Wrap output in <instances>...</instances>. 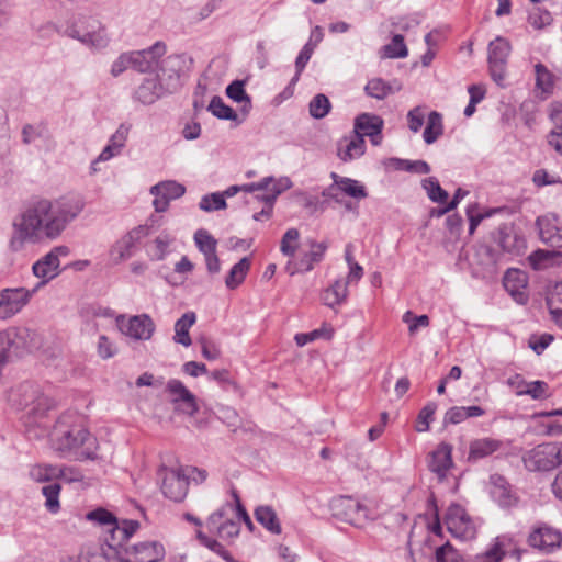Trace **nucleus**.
I'll return each mask as SVG.
<instances>
[{
	"mask_svg": "<svg viewBox=\"0 0 562 562\" xmlns=\"http://www.w3.org/2000/svg\"><path fill=\"white\" fill-rule=\"evenodd\" d=\"M120 329L124 335L136 340H148L153 336L155 325L148 315L143 314L133 316L126 322H121Z\"/></svg>",
	"mask_w": 562,
	"mask_h": 562,
	"instance_id": "4be33fe9",
	"label": "nucleus"
},
{
	"mask_svg": "<svg viewBox=\"0 0 562 562\" xmlns=\"http://www.w3.org/2000/svg\"><path fill=\"white\" fill-rule=\"evenodd\" d=\"M157 475L161 480V492L167 498L173 502L184 499L188 493V482L182 467L169 469L161 465L157 471Z\"/></svg>",
	"mask_w": 562,
	"mask_h": 562,
	"instance_id": "6e6552de",
	"label": "nucleus"
},
{
	"mask_svg": "<svg viewBox=\"0 0 562 562\" xmlns=\"http://www.w3.org/2000/svg\"><path fill=\"white\" fill-rule=\"evenodd\" d=\"M69 252L70 249L67 246H56L49 252L33 263V274L41 279V282L35 286L37 290L60 273L59 258L67 257Z\"/></svg>",
	"mask_w": 562,
	"mask_h": 562,
	"instance_id": "9d476101",
	"label": "nucleus"
},
{
	"mask_svg": "<svg viewBox=\"0 0 562 562\" xmlns=\"http://www.w3.org/2000/svg\"><path fill=\"white\" fill-rule=\"evenodd\" d=\"M311 250L304 252L297 259H290L285 265V271L290 276L295 273L308 272L314 268L315 263L323 260L327 245L325 243H317L315 240L308 241Z\"/></svg>",
	"mask_w": 562,
	"mask_h": 562,
	"instance_id": "dca6fc26",
	"label": "nucleus"
},
{
	"mask_svg": "<svg viewBox=\"0 0 562 562\" xmlns=\"http://www.w3.org/2000/svg\"><path fill=\"white\" fill-rule=\"evenodd\" d=\"M366 151V142L360 135L353 133L338 142L337 155L342 161H350L361 157Z\"/></svg>",
	"mask_w": 562,
	"mask_h": 562,
	"instance_id": "bb28decb",
	"label": "nucleus"
},
{
	"mask_svg": "<svg viewBox=\"0 0 562 562\" xmlns=\"http://www.w3.org/2000/svg\"><path fill=\"white\" fill-rule=\"evenodd\" d=\"M509 53L510 44L502 36H497L488 44V68L492 79L497 85H502V81L505 79V68Z\"/></svg>",
	"mask_w": 562,
	"mask_h": 562,
	"instance_id": "f8f14e48",
	"label": "nucleus"
},
{
	"mask_svg": "<svg viewBox=\"0 0 562 562\" xmlns=\"http://www.w3.org/2000/svg\"><path fill=\"white\" fill-rule=\"evenodd\" d=\"M423 188L426 190L428 198L436 203H446L448 200V192L443 190L439 181L434 178L429 177L427 179L423 180Z\"/></svg>",
	"mask_w": 562,
	"mask_h": 562,
	"instance_id": "603ef678",
	"label": "nucleus"
},
{
	"mask_svg": "<svg viewBox=\"0 0 562 562\" xmlns=\"http://www.w3.org/2000/svg\"><path fill=\"white\" fill-rule=\"evenodd\" d=\"M522 389L518 386V395H530L533 400H540L547 396L548 384L544 381H533L530 383L521 382Z\"/></svg>",
	"mask_w": 562,
	"mask_h": 562,
	"instance_id": "13d9d810",
	"label": "nucleus"
},
{
	"mask_svg": "<svg viewBox=\"0 0 562 562\" xmlns=\"http://www.w3.org/2000/svg\"><path fill=\"white\" fill-rule=\"evenodd\" d=\"M37 288H5L0 291V321L16 315L31 300Z\"/></svg>",
	"mask_w": 562,
	"mask_h": 562,
	"instance_id": "9b49d317",
	"label": "nucleus"
},
{
	"mask_svg": "<svg viewBox=\"0 0 562 562\" xmlns=\"http://www.w3.org/2000/svg\"><path fill=\"white\" fill-rule=\"evenodd\" d=\"M289 178L274 179L273 177H266L259 182L248 183L240 187V191L256 192L263 191V194H257L256 198L265 203H271L285 190L291 187Z\"/></svg>",
	"mask_w": 562,
	"mask_h": 562,
	"instance_id": "2eb2a0df",
	"label": "nucleus"
},
{
	"mask_svg": "<svg viewBox=\"0 0 562 562\" xmlns=\"http://www.w3.org/2000/svg\"><path fill=\"white\" fill-rule=\"evenodd\" d=\"M64 34L94 49H103L110 43L105 27L99 21L86 15H80L69 23Z\"/></svg>",
	"mask_w": 562,
	"mask_h": 562,
	"instance_id": "39448f33",
	"label": "nucleus"
},
{
	"mask_svg": "<svg viewBox=\"0 0 562 562\" xmlns=\"http://www.w3.org/2000/svg\"><path fill=\"white\" fill-rule=\"evenodd\" d=\"M561 533L550 527H540L533 530L528 537V543L532 548L550 550L561 543Z\"/></svg>",
	"mask_w": 562,
	"mask_h": 562,
	"instance_id": "c85d7f7f",
	"label": "nucleus"
},
{
	"mask_svg": "<svg viewBox=\"0 0 562 562\" xmlns=\"http://www.w3.org/2000/svg\"><path fill=\"white\" fill-rule=\"evenodd\" d=\"M184 192V186L173 180L161 181L150 188V194H165L170 201L181 198Z\"/></svg>",
	"mask_w": 562,
	"mask_h": 562,
	"instance_id": "c03bdc74",
	"label": "nucleus"
},
{
	"mask_svg": "<svg viewBox=\"0 0 562 562\" xmlns=\"http://www.w3.org/2000/svg\"><path fill=\"white\" fill-rule=\"evenodd\" d=\"M451 452V446L442 442L429 456L428 468L437 474L439 481L446 477L447 471L452 467Z\"/></svg>",
	"mask_w": 562,
	"mask_h": 562,
	"instance_id": "393cba45",
	"label": "nucleus"
},
{
	"mask_svg": "<svg viewBox=\"0 0 562 562\" xmlns=\"http://www.w3.org/2000/svg\"><path fill=\"white\" fill-rule=\"evenodd\" d=\"M443 134L442 115L437 111L428 114L427 124L423 133L426 144L435 143Z\"/></svg>",
	"mask_w": 562,
	"mask_h": 562,
	"instance_id": "a19ab883",
	"label": "nucleus"
},
{
	"mask_svg": "<svg viewBox=\"0 0 562 562\" xmlns=\"http://www.w3.org/2000/svg\"><path fill=\"white\" fill-rule=\"evenodd\" d=\"M437 409V405L434 402L427 403L419 412L417 422H416V430L418 432H424L429 429V424L434 418L435 412Z\"/></svg>",
	"mask_w": 562,
	"mask_h": 562,
	"instance_id": "680f3d73",
	"label": "nucleus"
},
{
	"mask_svg": "<svg viewBox=\"0 0 562 562\" xmlns=\"http://www.w3.org/2000/svg\"><path fill=\"white\" fill-rule=\"evenodd\" d=\"M524 552L513 535L504 533L495 537L486 550L476 554L471 562H502L505 557L520 562Z\"/></svg>",
	"mask_w": 562,
	"mask_h": 562,
	"instance_id": "0eeeda50",
	"label": "nucleus"
},
{
	"mask_svg": "<svg viewBox=\"0 0 562 562\" xmlns=\"http://www.w3.org/2000/svg\"><path fill=\"white\" fill-rule=\"evenodd\" d=\"M330 177L340 189V193L356 200H362L368 196L367 189L360 181L348 177H341L336 172H331Z\"/></svg>",
	"mask_w": 562,
	"mask_h": 562,
	"instance_id": "473e14b6",
	"label": "nucleus"
},
{
	"mask_svg": "<svg viewBox=\"0 0 562 562\" xmlns=\"http://www.w3.org/2000/svg\"><path fill=\"white\" fill-rule=\"evenodd\" d=\"M383 56L387 58H405L408 55V49L404 43V36L394 35L391 43L383 46Z\"/></svg>",
	"mask_w": 562,
	"mask_h": 562,
	"instance_id": "864d4df0",
	"label": "nucleus"
},
{
	"mask_svg": "<svg viewBox=\"0 0 562 562\" xmlns=\"http://www.w3.org/2000/svg\"><path fill=\"white\" fill-rule=\"evenodd\" d=\"M408 127L412 132L417 133L425 122V114L420 106L412 109L407 114Z\"/></svg>",
	"mask_w": 562,
	"mask_h": 562,
	"instance_id": "774afa93",
	"label": "nucleus"
},
{
	"mask_svg": "<svg viewBox=\"0 0 562 562\" xmlns=\"http://www.w3.org/2000/svg\"><path fill=\"white\" fill-rule=\"evenodd\" d=\"M536 71V86L543 92H551L554 86L553 75L548 70V68L538 63L535 66Z\"/></svg>",
	"mask_w": 562,
	"mask_h": 562,
	"instance_id": "6e6d98bb",
	"label": "nucleus"
},
{
	"mask_svg": "<svg viewBox=\"0 0 562 562\" xmlns=\"http://www.w3.org/2000/svg\"><path fill=\"white\" fill-rule=\"evenodd\" d=\"M32 333L27 328H10L0 331V349L11 357H22L32 348Z\"/></svg>",
	"mask_w": 562,
	"mask_h": 562,
	"instance_id": "ddd939ff",
	"label": "nucleus"
},
{
	"mask_svg": "<svg viewBox=\"0 0 562 562\" xmlns=\"http://www.w3.org/2000/svg\"><path fill=\"white\" fill-rule=\"evenodd\" d=\"M136 244L132 241L127 235H124L120 240L112 247L111 255L115 262L123 261L133 255V248Z\"/></svg>",
	"mask_w": 562,
	"mask_h": 562,
	"instance_id": "5fc2aeb1",
	"label": "nucleus"
},
{
	"mask_svg": "<svg viewBox=\"0 0 562 562\" xmlns=\"http://www.w3.org/2000/svg\"><path fill=\"white\" fill-rule=\"evenodd\" d=\"M207 110L220 120L238 122V114L218 95H214L207 106Z\"/></svg>",
	"mask_w": 562,
	"mask_h": 562,
	"instance_id": "49530a36",
	"label": "nucleus"
},
{
	"mask_svg": "<svg viewBox=\"0 0 562 562\" xmlns=\"http://www.w3.org/2000/svg\"><path fill=\"white\" fill-rule=\"evenodd\" d=\"M437 562H463L459 552L449 543L446 542L436 550Z\"/></svg>",
	"mask_w": 562,
	"mask_h": 562,
	"instance_id": "69168bd1",
	"label": "nucleus"
},
{
	"mask_svg": "<svg viewBox=\"0 0 562 562\" xmlns=\"http://www.w3.org/2000/svg\"><path fill=\"white\" fill-rule=\"evenodd\" d=\"M165 53L166 45L162 42H156L145 49L128 52L131 69L140 74L148 72Z\"/></svg>",
	"mask_w": 562,
	"mask_h": 562,
	"instance_id": "f3484780",
	"label": "nucleus"
},
{
	"mask_svg": "<svg viewBox=\"0 0 562 562\" xmlns=\"http://www.w3.org/2000/svg\"><path fill=\"white\" fill-rule=\"evenodd\" d=\"M61 486L59 483L53 482L42 487V494L45 497V507L52 513L56 514L60 509L59 494Z\"/></svg>",
	"mask_w": 562,
	"mask_h": 562,
	"instance_id": "de8ad7c7",
	"label": "nucleus"
},
{
	"mask_svg": "<svg viewBox=\"0 0 562 562\" xmlns=\"http://www.w3.org/2000/svg\"><path fill=\"white\" fill-rule=\"evenodd\" d=\"M490 494L494 502L503 508H509L517 502V497L512 491L510 485L506 479L499 474L490 476Z\"/></svg>",
	"mask_w": 562,
	"mask_h": 562,
	"instance_id": "b1692460",
	"label": "nucleus"
},
{
	"mask_svg": "<svg viewBox=\"0 0 562 562\" xmlns=\"http://www.w3.org/2000/svg\"><path fill=\"white\" fill-rule=\"evenodd\" d=\"M200 209L205 212L223 210L226 207V201L224 194L212 193L204 195L199 204Z\"/></svg>",
	"mask_w": 562,
	"mask_h": 562,
	"instance_id": "e2e57ef3",
	"label": "nucleus"
},
{
	"mask_svg": "<svg viewBox=\"0 0 562 562\" xmlns=\"http://www.w3.org/2000/svg\"><path fill=\"white\" fill-rule=\"evenodd\" d=\"M330 109V101L323 93L316 94L308 104L310 115L317 120L325 117L329 113Z\"/></svg>",
	"mask_w": 562,
	"mask_h": 562,
	"instance_id": "3c124183",
	"label": "nucleus"
},
{
	"mask_svg": "<svg viewBox=\"0 0 562 562\" xmlns=\"http://www.w3.org/2000/svg\"><path fill=\"white\" fill-rule=\"evenodd\" d=\"M484 409L480 406H453L449 408L445 415L443 423L457 425L471 417H479L484 415Z\"/></svg>",
	"mask_w": 562,
	"mask_h": 562,
	"instance_id": "e433bc0d",
	"label": "nucleus"
},
{
	"mask_svg": "<svg viewBox=\"0 0 562 562\" xmlns=\"http://www.w3.org/2000/svg\"><path fill=\"white\" fill-rule=\"evenodd\" d=\"M192 59L187 54H175L168 56L162 61L161 71L164 76H168L167 86L176 91L180 87V76L189 70Z\"/></svg>",
	"mask_w": 562,
	"mask_h": 562,
	"instance_id": "aec40b11",
	"label": "nucleus"
},
{
	"mask_svg": "<svg viewBox=\"0 0 562 562\" xmlns=\"http://www.w3.org/2000/svg\"><path fill=\"white\" fill-rule=\"evenodd\" d=\"M401 90L402 83L396 79L387 82L382 78H373L364 87L366 94L378 100H384L387 95Z\"/></svg>",
	"mask_w": 562,
	"mask_h": 562,
	"instance_id": "c756f323",
	"label": "nucleus"
},
{
	"mask_svg": "<svg viewBox=\"0 0 562 562\" xmlns=\"http://www.w3.org/2000/svg\"><path fill=\"white\" fill-rule=\"evenodd\" d=\"M333 515L355 527H362L368 519L369 509L350 496H340L331 503Z\"/></svg>",
	"mask_w": 562,
	"mask_h": 562,
	"instance_id": "1a4fd4ad",
	"label": "nucleus"
},
{
	"mask_svg": "<svg viewBox=\"0 0 562 562\" xmlns=\"http://www.w3.org/2000/svg\"><path fill=\"white\" fill-rule=\"evenodd\" d=\"M11 401L23 412L22 420L30 438L41 439L46 435L47 416L54 408V401L46 396L40 385L33 382L21 383L11 394Z\"/></svg>",
	"mask_w": 562,
	"mask_h": 562,
	"instance_id": "7ed1b4c3",
	"label": "nucleus"
},
{
	"mask_svg": "<svg viewBox=\"0 0 562 562\" xmlns=\"http://www.w3.org/2000/svg\"><path fill=\"white\" fill-rule=\"evenodd\" d=\"M249 269H250L249 258H247V257L241 258L229 270V272L225 279V285L229 290H234L237 286H239L244 282Z\"/></svg>",
	"mask_w": 562,
	"mask_h": 562,
	"instance_id": "79ce46f5",
	"label": "nucleus"
},
{
	"mask_svg": "<svg viewBox=\"0 0 562 562\" xmlns=\"http://www.w3.org/2000/svg\"><path fill=\"white\" fill-rule=\"evenodd\" d=\"M504 443L502 440L484 437L474 439L470 442L468 460L475 462L480 459H484L494 452L499 451Z\"/></svg>",
	"mask_w": 562,
	"mask_h": 562,
	"instance_id": "cd10ccee",
	"label": "nucleus"
},
{
	"mask_svg": "<svg viewBox=\"0 0 562 562\" xmlns=\"http://www.w3.org/2000/svg\"><path fill=\"white\" fill-rule=\"evenodd\" d=\"M313 52H314V46L311 43H306L303 46V48L301 49V52L299 53L296 60H295L296 72H295V76L291 80L293 83L299 80L306 64L311 59Z\"/></svg>",
	"mask_w": 562,
	"mask_h": 562,
	"instance_id": "0e129e2a",
	"label": "nucleus"
},
{
	"mask_svg": "<svg viewBox=\"0 0 562 562\" xmlns=\"http://www.w3.org/2000/svg\"><path fill=\"white\" fill-rule=\"evenodd\" d=\"M527 284V274L519 269H508L503 278L505 290L519 304L528 302Z\"/></svg>",
	"mask_w": 562,
	"mask_h": 562,
	"instance_id": "5701e85b",
	"label": "nucleus"
},
{
	"mask_svg": "<svg viewBox=\"0 0 562 562\" xmlns=\"http://www.w3.org/2000/svg\"><path fill=\"white\" fill-rule=\"evenodd\" d=\"M300 232L296 228H289L282 236L280 251L290 259H295L299 247Z\"/></svg>",
	"mask_w": 562,
	"mask_h": 562,
	"instance_id": "09e8293b",
	"label": "nucleus"
},
{
	"mask_svg": "<svg viewBox=\"0 0 562 562\" xmlns=\"http://www.w3.org/2000/svg\"><path fill=\"white\" fill-rule=\"evenodd\" d=\"M547 305L552 318L562 325V281L558 282L549 293Z\"/></svg>",
	"mask_w": 562,
	"mask_h": 562,
	"instance_id": "a18cd8bd",
	"label": "nucleus"
},
{
	"mask_svg": "<svg viewBox=\"0 0 562 562\" xmlns=\"http://www.w3.org/2000/svg\"><path fill=\"white\" fill-rule=\"evenodd\" d=\"M445 524L456 538L467 540L474 537V526L464 508L458 504L448 507Z\"/></svg>",
	"mask_w": 562,
	"mask_h": 562,
	"instance_id": "4468645a",
	"label": "nucleus"
},
{
	"mask_svg": "<svg viewBox=\"0 0 562 562\" xmlns=\"http://www.w3.org/2000/svg\"><path fill=\"white\" fill-rule=\"evenodd\" d=\"M175 241V237L168 232L159 234L150 244L147 245V255L151 260L161 261L169 254V246Z\"/></svg>",
	"mask_w": 562,
	"mask_h": 562,
	"instance_id": "f704fd0d",
	"label": "nucleus"
},
{
	"mask_svg": "<svg viewBox=\"0 0 562 562\" xmlns=\"http://www.w3.org/2000/svg\"><path fill=\"white\" fill-rule=\"evenodd\" d=\"M194 241L204 256L216 252L217 240L207 231L198 229L194 234Z\"/></svg>",
	"mask_w": 562,
	"mask_h": 562,
	"instance_id": "8fccbe9b",
	"label": "nucleus"
},
{
	"mask_svg": "<svg viewBox=\"0 0 562 562\" xmlns=\"http://www.w3.org/2000/svg\"><path fill=\"white\" fill-rule=\"evenodd\" d=\"M128 131L127 126L121 124L116 132L110 137L109 144L102 149L94 162L108 161L117 156L125 145Z\"/></svg>",
	"mask_w": 562,
	"mask_h": 562,
	"instance_id": "7c9ffc66",
	"label": "nucleus"
},
{
	"mask_svg": "<svg viewBox=\"0 0 562 562\" xmlns=\"http://www.w3.org/2000/svg\"><path fill=\"white\" fill-rule=\"evenodd\" d=\"M542 243L552 248H562V220L553 213L539 216L536 221Z\"/></svg>",
	"mask_w": 562,
	"mask_h": 562,
	"instance_id": "a211bd4d",
	"label": "nucleus"
},
{
	"mask_svg": "<svg viewBox=\"0 0 562 562\" xmlns=\"http://www.w3.org/2000/svg\"><path fill=\"white\" fill-rule=\"evenodd\" d=\"M525 468L531 472L551 471L562 464V442H546L526 451Z\"/></svg>",
	"mask_w": 562,
	"mask_h": 562,
	"instance_id": "423d86ee",
	"label": "nucleus"
},
{
	"mask_svg": "<svg viewBox=\"0 0 562 562\" xmlns=\"http://www.w3.org/2000/svg\"><path fill=\"white\" fill-rule=\"evenodd\" d=\"M44 437H48L52 448L64 457L72 456L79 461L98 459L97 438L82 426L80 416L74 412L61 414L52 428L47 416Z\"/></svg>",
	"mask_w": 562,
	"mask_h": 562,
	"instance_id": "f03ea898",
	"label": "nucleus"
},
{
	"mask_svg": "<svg viewBox=\"0 0 562 562\" xmlns=\"http://www.w3.org/2000/svg\"><path fill=\"white\" fill-rule=\"evenodd\" d=\"M379 126V130L383 128V120L375 114L361 113L355 120L353 134L360 135L362 138L368 136V133H373V127Z\"/></svg>",
	"mask_w": 562,
	"mask_h": 562,
	"instance_id": "ea45409f",
	"label": "nucleus"
},
{
	"mask_svg": "<svg viewBox=\"0 0 562 562\" xmlns=\"http://www.w3.org/2000/svg\"><path fill=\"white\" fill-rule=\"evenodd\" d=\"M86 518L90 521L97 522L102 527H108L109 529H112V527L115 526L117 521L116 517L111 512L102 507L89 512L86 515Z\"/></svg>",
	"mask_w": 562,
	"mask_h": 562,
	"instance_id": "4d7b16f0",
	"label": "nucleus"
},
{
	"mask_svg": "<svg viewBox=\"0 0 562 562\" xmlns=\"http://www.w3.org/2000/svg\"><path fill=\"white\" fill-rule=\"evenodd\" d=\"M167 391L172 396L171 401L184 414L194 415L198 412V404L195 396L184 386V384L177 380L171 379L167 383Z\"/></svg>",
	"mask_w": 562,
	"mask_h": 562,
	"instance_id": "412c9836",
	"label": "nucleus"
},
{
	"mask_svg": "<svg viewBox=\"0 0 562 562\" xmlns=\"http://www.w3.org/2000/svg\"><path fill=\"white\" fill-rule=\"evenodd\" d=\"M59 468L54 465H35L30 470V476L37 482H48L59 475Z\"/></svg>",
	"mask_w": 562,
	"mask_h": 562,
	"instance_id": "052dcab7",
	"label": "nucleus"
},
{
	"mask_svg": "<svg viewBox=\"0 0 562 562\" xmlns=\"http://www.w3.org/2000/svg\"><path fill=\"white\" fill-rule=\"evenodd\" d=\"M85 205L83 199L76 194L53 199L42 195L32 196L23 204L12 222L9 249L12 252H21L26 244L58 239L81 214Z\"/></svg>",
	"mask_w": 562,
	"mask_h": 562,
	"instance_id": "f257e3e1",
	"label": "nucleus"
},
{
	"mask_svg": "<svg viewBox=\"0 0 562 562\" xmlns=\"http://www.w3.org/2000/svg\"><path fill=\"white\" fill-rule=\"evenodd\" d=\"M498 244L503 250L518 254L525 247V239L514 233L510 227L504 225L499 228Z\"/></svg>",
	"mask_w": 562,
	"mask_h": 562,
	"instance_id": "58836bf2",
	"label": "nucleus"
},
{
	"mask_svg": "<svg viewBox=\"0 0 562 562\" xmlns=\"http://www.w3.org/2000/svg\"><path fill=\"white\" fill-rule=\"evenodd\" d=\"M172 92V89L168 86L165 87L157 77H148L135 89L133 99L144 105H150Z\"/></svg>",
	"mask_w": 562,
	"mask_h": 562,
	"instance_id": "6ab92c4d",
	"label": "nucleus"
},
{
	"mask_svg": "<svg viewBox=\"0 0 562 562\" xmlns=\"http://www.w3.org/2000/svg\"><path fill=\"white\" fill-rule=\"evenodd\" d=\"M138 528L139 522L137 520L125 519L122 525L116 521L112 529H108L109 535L105 537V542L110 548L116 549L126 542Z\"/></svg>",
	"mask_w": 562,
	"mask_h": 562,
	"instance_id": "a878e982",
	"label": "nucleus"
},
{
	"mask_svg": "<svg viewBox=\"0 0 562 562\" xmlns=\"http://www.w3.org/2000/svg\"><path fill=\"white\" fill-rule=\"evenodd\" d=\"M131 552L135 557L134 562H159L165 555L164 547L155 541L135 544Z\"/></svg>",
	"mask_w": 562,
	"mask_h": 562,
	"instance_id": "2f4dec72",
	"label": "nucleus"
},
{
	"mask_svg": "<svg viewBox=\"0 0 562 562\" xmlns=\"http://www.w3.org/2000/svg\"><path fill=\"white\" fill-rule=\"evenodd\" d=\"M196 321L195 313L187 312L175 324V336L173 340L184 347H189L192 344L189 330Z\"/></svg>",
	"mask_w": 562,
	"mask_h": 562,
	"instance_id": "72a5a7b5",
	"label": "nucleus"
},
{
	"mask_svg": "<svg viewBox=\"0 0 562 562\" xmlns=\"http://www.w3.org/2000/svg\"><path fill=\"white\" fill-rule=\"evenodd\" d=\"M256 520L263 526L268 531L274 535L281 533V525L277 513L271 506L261 505L255 509Z\"/></svg>",
	"mask_w": 562,
	"mask_h": 562,
	"instance_id": "4c0bfd02",
	"label": "nucleus"
},
{
	"mask_svg": "<svg viewBox=\"0 0 562 562\" xmlns=\"http://www.w3.org/2000/svg\"><path fill=\"white\" fill-rule=\"evenodd\" d=\"M233 512L234 505L225 503L218 509L213 512L206 519L205 525L211 536H207L200 529L196 531V538L201 544L232 562L233 559L228 555L227 551L216 538L231 542L238 537L240 532V524L234 518Z\"/></svg>",
	"mask_w": 562,
	"mask_h": 562,
	"instance_id": "20e7f679",
	"label": "nucleus"
},
{
	"mask_svg": "<svg viewBox=\"0 0 562 562\" xmlns=\"http://www.w3.org/2000/svg\"><path fill=\"white\" fill-rule=\"evenodd\" d=\"M554 257H562V254L555 250L539 249L529 256V262L533 269L541 270L547 268L548 262Z\"/></svg>",
	"mask_w": 562,
	"mask_h": 562,
	"instance_id": "bf43d9fd",
	"label": "nucleus"
},
{
	"mask_svg": "<svg viewBox=\"0 0 562 562\" xmlns=\"http://www.w3.org/2000/svg\"><path fill=\"white\" fill-rule=\"evenodd\" d=\"M348 281L344 279L336 280L323 293V301L328 307H335L345 302L348 295Z\"/></svg>",
	"mask_w": 562,
	"mask_h": 562,
	"instance_id": "c9c22d12",
	"label": "nucleus"
},
{
	"mask_svg": "<svg viewBox=\"0 0 562 562\" xmlns=\"http://www.w3.org/2000/svg\"><path fill=\"white\" fill-rule=\"evenodd\" d=\"M131 69V60L128 52L122 53L111 65L110 74L116 78L124 71Z\"/></svg>",
	"mask_w": 562,
	"mask_h": 562,
	"instance_id": "338daca9",
	"label": "nucleus"
},
{
	"mask_svg": "<svg viewBox=\"0 0 562 562\" xmlns=\"http://www.w3.org/2000/svg\"><path fill=\"white\" fill-rule=\"evenodd\" d=\"M226 95L237 103H244L241 111L247 114L251 109V99L245 90V81L234 80L226 87Z\"/></svg>",
	"mask_w": 562,
	"mask_h": 562,
	"instance_id": "37998d69",
	"label": "nucleus"
}]
</instances>
